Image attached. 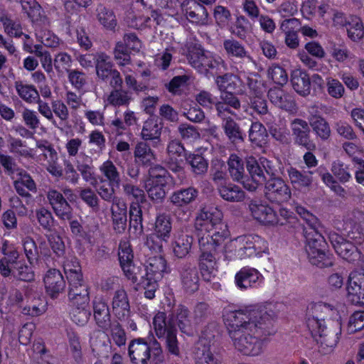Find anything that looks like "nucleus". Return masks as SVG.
I'll return each instance as SVG.
<instances>
[{
	"label": "nucleus",
	"instance_id": "obj_1",
	"mask_svg": "<svg viewBox=\"0 0 364 364\" xmlns=\"http://www.w3.org/2000/svg\"><path fill=\"white\" fill-rule=\"evenodd\" d=\"M276 317L272 306L231 312L228 318V333L235 348L245 355L261 354L263 342L276 331L273 326Z\"/></svg>",
	"mask_w": 364,
	"mask_h": 364
},
{
	"label": "nucleus",
	"instance_id": "obj_2",
	"mask_svg": "<svg viewBox=\"0 0 364 364\" xmlns=\"http://www.w3.org/2000/svg\"><path fill=\"white\" fill-rule=\"evenodd\" d=\"M176 326L184 333H188L191 330L189 311L184 306H178L169 315L168 319L164 312H158L153 318L155 334L159 339L165 340V348L168 353L175 356H180Z\"/></svg>",
	"mask_w": 364,
	"mask_h": 364
},
{
	"label": "nucleus",
	"instance_id": "obj_3",
	"mask_svg": "<svg viewBox=\"0 0 364 364\" xmlns=\"http://www.w3.org/2000/svg\"><path fill=\"white\" fill-rule=\"evenodd\" d=\"M128 355L132 364H161L164 355L161 344L156 340L151 346L144 338L132 340L128 346Z\"/></svg>",
	"mask_w": 364,
	"mask_h": 364
},
{
	"label": "nucleus",
	"instance_id": "obj_4",
	"mask_svg": "<svg viewBox=\"0 0 364 364\" xmlns=\"http://www.w3.org/2000/svg\"><path fill=\"white\" fill-rule=\"evenodd\" d=\"M222 218V212L216 208L212 212L202 210L196 218V224L204 227L208 233L198 237H210L216 246H220L229 237L228 226Z\"/></svg>",
	"mask_w": 364,
	"mask_h": 364
},
{
	"label": "nucleus",
	"instance_id": "obj_5",
	"mask_svg": "<svg viewBox=\"0 0 364 364\" xmlns=\"http://www.w3.org/2000/svg\"><path fill=\"white\" fill-rule=\"evenodd\" d=\"M308 329L318 345V351L323 355L333 351L338 342L341 333V326L338 321H333L328 326Z\"/></svg>",
	"mask_w": 364,
	"mask_h": 364
},
{
	"label": "nucleus",
	"instance_id": "obj_6",
	"mask_svg": "<svg viewBox=\"0 0 364 364\" xmlns=\"http://www.w3.org/2000/svg\"><path fill=\"white\" fill-rule=\"evenodd\" d=\"M338 311L333 306L324 302L312 304L308 309L306 326L308 328L328 326L333 321H338Z\"/></svg>",
	"mask_w": 364,
	"mask_h": 364
},
{
	"label": "nucleus",
	"instance_id": "obj_7",
	"mask_svg": "<svg viewBox=\"0 0 364 364\" xmlns=\"http://www.w3.org/2000/svg\"><path fill=\"white\" fill-rule=\"evenodd\" d=\"M246 167L251 179L245 178L243 186L250 191H255L259 185L263 184L267 175L273 174L270 162L266 159H260L259 161H257L254 158H250L247 161Z\"/></svg>",
	"mask_w": 364,
	"mask_h": 364
},
{
	"label": "nucleus",
	"instance_id": "obj_8",
	"mask_svg": "<svg viewBox=\"0 0 364 364\" xmlns=\"http://www.w3.org/2000/svg\"><path fill=\"white\" fill-rule=\"evenodd\" d=\"M198 243L201 251L199 259L200 272L204 280L210 282L215 277L216 270L214 254L218 246L210 240V237H198Z\"/></svg>",
	"mask_w": 364,
	"mask_h": 364
},
{
	"label": "nucleus",
	"instance_id": "obj_9",
	"mask_svg": "<svg viewBox=\"0 0 364 364\" xmlns=\"http://www.w3.org/2000/svg\"><path fill=\"white\" fill-rule=\"evenodd\" d=\"M69 283L68 296L72 305H87L90 301L88 287L82 280L80 269H65Z\"/></svg>",
	"mask_w": 364,
	"mask_h": 364
},
{
	"label": "nucleus",
	"instance_id": "obj_10",
	"mask_svg": "<svg viewBox=\"0 0 364 364\" xmlns=\"http://www.w3.org/2000/svg\"><path fill=\"white\" fill-rule=\"evenodd\" d=\"M235 254L240 258L250 257L253 255H261L267 252L266 241L258 235H243L233 241Z\"/></svg>",
	"mask_w": 364,
	"mask_h": 364
},
{
	"label": "nucleus",
	"instance_id": "obj_11",
	"mask_svg": "<svg viewBox=\"0 0 364 364\" xmlns=\"http://www.w3.org/2000/svg\"><path fill=\"white\" fill-rule=\"evenodd\" d=\"M289 126L295 144L304 147L309 151L316 149V146L311 138V129L307 121L295 118L290 122Z\"/></svg>",
	"mask_w": 364,
	"mask_h": 364
},
{
	"label": "nucleus",
	"instance_id": "obj_12",
	"mask_svg": "<svg viewBox=\"0 0 364 364\" xmlns=\"http://www.w3.org/2000/svg\"><path fill=\"white\" fill-rule=\"evenodd\" d=\"M264 194L269 201L280 203L289 200L291 190L282 178L277 177L266 182Z\"/></svg>",
	"mask_w": 364,
	"mask_h": 364
},
{
	"label": "nucleus",
	"instance_id": "obj_13",
	"mask_svg": "<svg viewBox=\"0 0 364 364\" xmlns=\"http://www.w3.org/2000/svg\"><path fill=\"white\" fill-rule=\"evenodd\" d=\"M188 60L194 68L201 73H206L209 69L216 68L220 62L212 55L200 48L194 47L188 53Z\"/></svg>",
	"mask_w": 364,
	"mask_h": 364
},
{
	"label": "nucleus",
	"instance_id": "obj_14",
	"mask_svg": "<svg viewBox=\"0 0 364 364\" xmlns=\"http://www.w3.org/2000/svg\"><path fill=\"white\" fill-rule=\"evenodd\" d=\"M287 173L293 190L306 193L312 189L313 171H300L294 166H289L287 169Z\"/></svg>",
	"mask_w": 364,
	"mask_h": 364
},
{
	"label": "nucleus",
	"instance_id": "obj_15",
	"mask_svg": "<svg viewBox=\"0 0 364 364\" xmlns=\"http://www.w3.org/2000/svg\"><path fill=\"white\" fill-rule=\"evenodd\" d=\"M348 296L353 304L364 306V269H358L349 275Z\"/></svg>",
	"mask_w": 364,
	"mask_h": 364
},
{
	"label": "nucleus",
	"instance_id": "obj_16",
	"mask_svg": "<svg viewBox=\"0 0 364 364\" xmlns=\"http://www.w3.org/2000/svg\"><path fill=\"white\" fill-rule=\"evenodd\" d=\"M181 284L183 289L189 294L198 291L199 275L196 267L191 263H182L178 268Z\"/></svg>",
	"mask_w": 364,
	"mask_h": 364
},
{
	"label": "nucleus",
	"instance_id": "obj_17",
	"mask_svg": "<svg viewBox=\"0 0 364 364\" xmlns=\"http://www.w3.org/2000/svg\"><path fill=\"white\" fill-rule=\"evenodd\" d=\"M46 197L54 213L60 219L64 220L72 219L73 209L60 192L50 189L46 193Z\"/></svg>",
	"mask_w": 364,
	"mask_h": 364
},
{
	"label": "nucleus",
	"instance_id": "obj_18",
	"mask_svg": "<svg viewBox=\"0 0 364 364\" xmlns=\"http://www.w3.org/2000/svg\"><path fill=\"white\" fill-rule=\"evenodd\" d=\"M363 218L364 214L362 211L354 210L344 220L343 230L347 236L357 242H361L364 237V232L360 224Z\"/></svg>",
	"mask_w": 364,
	"mask_h": 364
},
{
	"label": "nucleus",
	"instance_id": "obj_19",
	"mask_svg": "<svg viewBox=\"0 0 364 364\" xmlns=\"http://www.w3.org/2000/svg\"><path fill=\"white\" fill-rule=\"evenodd\" d=\"M248 207L252 216L260 223L274 225V223L278 222L276 219V212L268 205L252 200Z\"/></svg>",
	"mask_w": 364,
	"mask_h": 364
},
{
	"label": "nucleus",
	"instance_id": "obj_20",
	"mask_svg": "<svg viewBox=\"0 0 364 364\" xmlns=\"http://www.w3.org/2000/svg\"><path fill=\"white\" fill-rule=\"evenodd\" d=\"M183 10L187 19L197 25L203 26L208 23L207 9L195 0H188L183 3Z\"/></svg>",
	"mask_w": 364,
	"mask_h": 364
},
{
	"label": "nucleus",
	"instance_id": "obj_21",
	"mask_svg": "<svg viewBox=\"0 0 364 364\" xmlns=\"http://www.w3.org/2000/svg\"><path fill=\"white\" fill-rule=\"evenodd\" d=\"M267 96L273 105L282 109L289 112L296 109V104L293 96L279 87L269 89Z\"/></svg>",
	"mask_w": 364,
	"mask_h": 364
},
{
	"label": "nucleus",
	"instance_id": "obj_22",
	"mask_svg": "<svg viewBox=\"0 0 364 364\" xmlns=\"http://www.w3.org/2000/svg\"><path fill=\"white\" fill-rule=\"evenodd\" d=\"M185 148L179 140H172L167 146L168 158L166 161L168 168L173 172L183 170L181 157L185 154Z\"/></svg>",
	"mask_w": 364,
	"mask_h": 364
},
{
	"label": "nucleus",
	"instance_id": "obj_23",
	"mask_svg": "<svg viewBox=\"0 0 364 364\" xmlns=\"http://www.w3.org/2000/svg\"><path fill=\"white\" fill-rule=\"evenodd\" d=\"M44 284L47 293L55 298L65 287V282L60 272L56 269H49L44 277Z\"/></svg>",
	"mask_w": 364,
	"mask_h": 364
},
{
	"label": "nucleus",
	"instance_id": "obj_24",
	"mask_svg": "<svg viewBox=\"0 0 364 364\" xmlns=\"http://www.w3.org/2000/svg\"><path fill=\"white\" fill-rule=\"evenodd\" d=\"M330 240L338 255L348 261L355 260L358 255L357 248L355 245L337 234L331 235Z\"/></svg>",
	"mask_w": 364,
	"mask_h": 364
},
{
	"label": "nucleus",
	"instance_id": "obj_25",
	"mask_svg": "<svg viewBox=\"0 0 364 364\" xmlns=\"http://www.w3.org/2000/svg\"><path fill=\"white\" fill-rule=\"evenodd\" d=\"M92 304L94 318L97 325L102 329H108L111 323V316L107 303L104 299L96 297Z\"/></svg>",
	"mask_w": 364,
	"mask_h": 364
},
{
	"label": "nucleus",
	"instance_id": "obj_26",
	"mask_svg": "<svg viewBox=\"0 0 364 364\" xmlns=\"http://www.w3.org/2000/svg\"><path fill=\"white\" fill-rule=\"evenodd\" d=\"M299 25L296 18H286L280 24L279 29L285 35V44L291 49H296L299 46V36L294 31Z\"/></svg>",
	"mask_w": 364,
	"mask_h": 364
},
{
	"label": "nucleus",
	"instance_id": "obj_27",
	"mask_svg": "<svg viewBox=\"0 0 364 364\" xmlns=\"http://www.w3.org/2000/svg\"><path fill=\"white\" fill-rule=\"evenodd\" d=\"M112 309L119 320H125L129 317L130 306L125 290L120 289L115 291L112 299Z\"/></svg>",
	"mask_w": 364,
	"mask_h": 364
},
{
	"label": "nucleus",
	"instance_id": "obj_28",
	"mask_svg": "<svg viewBox=\"0 0 364 364\" xmlns=\"http://www.w3.org/2000/svg\"><path fill=\"white\" fill-rule=\"evenodd\" d=\"M196 355V364H221V355L213 345L200 343Z\"/></svg>",
	"mask_w": 364,
	"mask_h": 364
},
{
	"label": "nucleus",
	"instance_id": "obj_29",
	"mask_svg": "<svg viewBox=\"0 0 364 364\" xmlns=\"http://www.w3.org/2000/svg\"><path fill=\"white\" fill-rule=\"evenodd\" d=\"M291 83L293 89L300 95L306 97L311 93V80L309 75L299 69L292 71Z\"/></svg>",
	"mask_w": 364,
	"mask_h": 364
},
{
	"label": "nucleus",
	"instance_id": "obj_30",
	"mask_svg": "<svg viewBox=\"0 0 364 364\" xmlns=\"http://www.w3.org/2000/svg\"><path fill=\"white\" fill-rule=\"evenodd\" d=\"M95 16L100 23L106 30L114 32L117 27V20L114 12L102 4H98L95 10Z\"/></svg>",
	"mask_w": 364,
	"mask_h": 364
},
{
	"label": "nucleus",
	"instance_id": "obj_31",
	"mask_svg": "<svg viewBox=\"0 0 364 364\" xmlns=\"http://www.w3.org/2000/svg\"><path fill=\"white\" fill-rule=\"evenodd\" d=\"M168 181L153 180L147 178L145 189L149 198L155 203H161L166 195V188Z\"/></svg>",
	"mask_w": 364,
	"mask_h": 364
},
{
	"label": "nucleus",
	"instance_id": "obj_32",
	"mask_svg": "<svg viewBox=\"0 0 364 364\" xmlns=\"http://www.w3.org/2000/svg\"><path fill=\"white\" fill-rule=\"evenodd\" d=\"M305 237L306 240V252L307 256L314 259V257H315L314 255L316 252L326 250V242L319 231H308L305 235Z\"/></svg>",
	"mask_w": 364,
	"mask_h": 364
},
{
	"label": "nucleus",
	"instance_id": "obj_33",
	"mask_svg": "<svg viewBox=\"0 0 364 364\" xmlns=\"http://www.w3.org/2000/svg\"><path fill=\"white\" fill-rule=\"evenodd\" d=\"M260 277V273L254 268H242L235 275V284L240 289H247L257 283Z\"/></svg>",
	"mask_w": 364,
	"mask_h": 364
},
{
	"label": "nucleus",
	"instance_id": "obj_34",
	"mask_svg": "<svg viewBox=\"0 0 364 364\" xmlns=\"http://www.w3.org/2000/svg\"><path fill=\"white\" fill-rule=\"evenodd\" d=\"M221 127L223 132L230 142L237 144L244 141L242 131L239 125L232 118H228L223 121Z\"/></svg>",
	"mask_w": 364,
	"mask_h": 364
},
{
	"label": "nucleus",
	"instance_id": "obj_35",
	"mask_svg": "<svg viewBox=\"0 0 364 364\" xmlns=\"http://www.w3.org/2000/svg\"><path fill=\"white\" fill-rule=\"evenodd\" d=\"M146 276L162 279L164 272H167L166 261L161 256L151 257L146 261Z\"/></svg>",
	"mask_w": 364,
	"mask_h": 364
},
{
	"label": "nucleus",
	"instance_id": "obj_36",
	"mask_svg": "<svg viewBox=\"0 0 364 364\" xmlns=\"http://www.w3.org/2000/svg\"><path fill=\"white\" fill-rule=\"evenodd\" d=\"M228 172L231 178L236 182L243 184L245 181L244 161L235 154H230L228 160Z\"/></svg>",
	"mask_w": 364,
	"mask_h": 364
},
{
	"label": "nucleus",
	"instance_id": "obj_37",
	"mask_svg": "<svg viewBox=\"0 0 364 364\" xmlns=\"http://www.w3.org/2000/svg\"><path fill=\"white\" fill-rule=\"evenodd\" d=\"M193 238L188 232L183 230L178 233L173 243V253L178 258L187 256L191 250Z\"/></svg>",
	"mask_w": 364,
	"mask_h": 364
},
{
	"label": "nucleus",
	"instance_id": "obj_38",
	"mask_svg": "<svg viewBox=\"0 0 364 364\" xmlns=\"http://www.w3.org/2000/svg\"><path fill=\"white\" fill-rule=\"evenodd\" d=\"M309 124L316 136L322 141H326L331 136V128L328 122L320 115H314L309 119Z\"/></svg>",
	"mask_w": 364,
	"mask_h": 364
},
{
	"label": "nucleus",
	"instance_id": "obj_39",
	"mask_svg": "<svg viewBox=\"0 0 364 364\" xmlns=\"http://www.w3.org/2000/svg\"><path fill=\"white\" fill-rule=\"evenodd\" d=\"M136 163L142 166H151L155 161V154L150 146L145 142H139L134 151Z\"/></svg>",
	"mask_w": 364,
	"mask_h": 364
},
{
	"label": "nucleus",
	"instance_id": "obj_40",
	"mask_svg": "<svg viewBox=\"0 0 364 364\" xmlns=\"http://www.w3.org/2000/svg\"><path fill=\"white\" fill-rule=\"evenodd\" d=\"M198 191L193 187L181 189L174 192L170 197L171 202L178 207L190 204L198 196Z\"/></svg>",
	"mask_w": 364,
	"mask_h": 364
},
{
	"label": "nucleus",
	"instance_id": "obj_41",
	"mask_svg": "<svg viewBox=\"0 0 364 364\" xmlns=\"http://www.w3.org/2000/svg\"><path fill=\"white\" fill-rule=\"evenodd\" d=\"M220 197L229 202H240L245 198V192L237 186L228 183L218 187Z\"/></svg>",
	"mask_w": 364,
	"mask_h": 364
},
{
	"label": "nucleus",
	"instance_id": "obj_42",
	"mask_svg": "<svg viewBox=\"0 0 364 364\" xmlns=\"http://www.w3.org/2000/svg\"><path fill=\"white\" fill-rule=\"evenodd\" d=\"M223 47L229 57L240 59L246 58L250 62L252 61V58L248 55L244 46L233 38L225 40Z\"/></svg>",
	"mask_w": 364,
	"mask_h": 364
},
{
	"label": "nucleus",
	"instance_id": "obj_43",
	"mask_svg": "<svg viewBox=\"0 0 364 364\" xmlns=\"http://www.w3.org/2000/svg\"><path fill=\"white\" fill-rule=\"evenodd\" d=\"M0 21L3 24L4 31L9 36L18 38L23 35L20 23L16 21L11 14L4 11L1 12Z\"/></svg>",
	"mask_w": 364,
	"mask_h": 364
},
{
	"label": "nucleus",
	"instance_id": "obj_44",
	"mask_svg": "<svg viewBox=\"0 0 364 364\" xmlns=\"http://www.w3.org/2000/svg\"><path fill=\"white\" fill-rule=\"evenodd\" d=\"M26 299L27 304L22 308L21 311L24 315L38 316L45 312V305L39 297L27 293Z\"/></svg>",
	"mask_w": 364,
	"mask_h": 364
},
{
	"label": "nucleus",
	"instance_id": "obj_45",
	"mask_svg": "<svg viewBox=\"0 0 364 364\" xmlns=\"http://www.w3.org/2000/svg\"><path fill=\"white\" fill-rule=\"evenodd\" d=\"M171 228V217L169 215L160 213L156 216L154 232L157 237L166 240L170 236Z\"/></svg>",
	"mask_w": 364,
	"mask_h": 364
},
{
	"label": "nucleus",
	"instance_id": "obj_46",
	"mask_svg": "<svg viewBox=\"0 0 364 364\" xmlns=\"http://www.w3.org/2000/svg\"><path fill=\"white\" fill-rule=\"evenodd\" d=\"M162 126L155 119H148L144 123L141 130V137L144 140H160Z\"/></svg>",
	"mask_w": 364,
	"mask_h": 364
},
{
	"label": "nucleus",
	"instance_id": "obj_47",
	"mask_svg": "<svg viewBox=\"0 0 364 364\" xmlns=\"http://www.w3.org/2000/svg\"><path fill=\"white\" fill-rule=\"evenodd\" d=\"M250 107L261 115L267 124L273 122V117L269 112L267 100L262 95L250 97Z\"/></svg>",
	"mask_w": 364,
	"mask_h": 364
},
{
	"label": "nucleus",
	"instance_id": "obj_48",
	"mask_svg": "<svg viewBox=\"0 0 364 364\" xmlns=\"http://www.w3.org/2000/svg\"><path fill=\"white\" fill-rule=\"evenodd\" d=\"M107 182L119 187L121 183L120 173L111 160H107L99 167Z\"/></svg>",
	"mask_w": 364,
	"mask_h": 364
},
{
	"label": "nucleus",
	"instance_id": "obj_49",
	"mask_svg": "<svg viewBox=\"0 0 364 364\" xmlns=\"http://www.w3.org/2000/svg\"><path fill=\"white\" fill-rule=\"evenodd\" d=\"M14 278L30 282L34 280L35 274L32 267L23 261H13V275Z\"/></svg>",
	"mask_w": 364,
	"mask_h": 364
},
{
	"label": "nucleus",
	"instance_id": "obj_50",
	"mask_svg": "<svg viewBox=\"0 0 364 364\" xmlns=\"http://www.w3.org/2000/svg\"><path fill=\"white\" fill-rule=\"evenodd\" d=\"M15 88L19 97L28 103H35L40 97L38 90L33 85L16 81Z\"/></svg>",
	"mask_w": 364,
	"mask_h": 364
},
{
	"label": "nucleus",
	"instance_id": "obj_51",
	"mask_svg": "<svg viewBox=\"0 0 364 364\" xmlns=\"http://www.w3.org/2000/svg\"><path fill=\"white\" fill-rule=\"evenodd\" d=\"M71 55L66 52H59L55 55L53 66L58 75L68 73L73 64Z\"/></svg>",
	"mask_w": 364,
	"mask_h": 364
},
{
	"label": "nucleus",
	"instance_id": "obj_52",
	"mask_svg": "<svg viewBox=\"0 0 364 364\" xmlns=\"http://www.w3.org/2000/svg\"><path fill=\"white\" fill-rule=\"evenodd\" d=\"M187 163L191 167V171L197 176L204 175L208 168L207 160L200 154H190L186 157Z\"/></svg>",
	"mask_w": 364,
	"mask_h": 364
},
{
	"label": "nucleus",
	"instance_id": "obj_53",
	"mask_svg": "<svg viewBox=\"0 0 364 364\" xmlns=\"http://www.w3.org/2000/svg\"><path fill=\"white\" fill-rule=\"evenodd\" d=\"M22 8L33 22L43 21L46 18L41 5L36 0L23 1Z\"/></svg>",
	"mask_w": 364,
	"mask_h": 364
},
{
	"label": "nucleus",
	"instance_id": "obj_54",
	"mask_svg": "<svg viewBox=\"0 0 364 364\" xmlns=\"http://www.w3.org/2000/svg\"><path fill=\"white\" fill-rule=\"evenodd\" d=\"M132 100L131 93L122 89L112 90L107 97L108 103L114 107L127 106Z\"/></svg>",
	"mask_w": 364,
	"mask_h": 364
},
{
	"label": "nucleus",
	"instance_id": "obj_55",
	"mask_svg": "<svg viewBox=\"0 0 364 364\" xmlns=\"http://www.w3.org/2000/svg\"><path fill=\"white\" fill-rule=\"evenodd\" d=\"M348 36L353 41L360 40L364 36V27L361 19L356 16H350V23L346 26Z\"/></svg>",
	"mask_w": 364,
	"mask_h": 364
},
{
	"label": "nucleus",
	"instance_id": "obj_56",
	"mask_svg": "<svg viewBox=\"0 0 364 364\" xmlns=\"http://www.w3.org/2000/svg\"><path fill=\"white\" fill-rule=\"evenodd\" d=\"M91 314L87 305L76 304L73 305L70 311L71 319L74 323L79 326L85 325L90 316Z\"/></svg>",
	"mask_w": 364,
	"mask_h": 364
},
{
	"label": "nucleus",
	"instance_id": "obj_57",
	"mask_svg": "<svg viewBox=\"0 0 364 364\" xmlns=\"http://www.w3.org/2000/svg\"><path fill=\"white\" fill-rule=\"evenodd\" d=\"M250 140L257 146H262L267 137L266 128L259 122L252 123L249 130Z\"/></svg>",
	"mask_w": 364,
	"mask_h": 364
},
{
	"label": "nucleus",
	"instance_id": "obj_58",
	"mask_svg": "<svg viewBox=\"0 0 364 364\" xmlns=\"http://www.w3.org/2000/svg\"><path fill=\"white\" fill-rule=\"evenodd\" d=\"M239 78L233 75H225L218 76L216 79V83L221 92H229L233 93L238 87Z\"/></svg>",
	"mask_w": 364,
	"mask_h": 364
},
{
	"label": "nucleus",
	"instance_id": "obj_59",
	"mask_svg": "<svg viewBox=\"0 0 364 364\" xmlns=\"http://www.w3.org/2000/svg\"><path fill=\"white\" fill-rule=\"evenodd\" d=\"M95 67L97 76L102 80H107L114 70L109 58L104 54L98 56Z\"/></svg>",
	"mask_w": 364,
	"mask_h": 364
},
{
	"label": "nucleus",
	"instance_id": "obj_60",
	"mask_svg": "<svg viewBox=\"0 0 364 364\" xmlns=\"http://www.w3.org/2000/svg\"><path fill=\"white\" fill-rule=\"evenodd\" d=\"M251 24L244 16H237L231 33L240 39H245L250 33Z\"/></svg>",
	"mask_w": 364,
	"mask_h": 364
},
{
	"label": "nucleus",
	"instance_id": "obj_61",
	"mask_svg": "<svg viewBox=\"0 0 364 364\" xmlns=\"http://www.w3.org/2000/svg\"><path fill=\"white\" fill-rule=\"evenodd\" d=\"M36 216L40 225L45 230L51 232L55 228V219L50 210L41 208L36 211Z\"/></svg>",
	"mask_w": 364,
	"mask_h": 364
},
{
	"label": "nucleus",
	"instance_id": "obj_62",
	"mask_svg": "<svg viewBox=\"0 0 364 364\" xmlns=\"http://www.w3.org/2000/svg\"><path fill=\"white\" fill-rule=\"evenodd\" d=\"M129 225L136 230L142 231V210L139 203H132L129 207Z\"/></svg>",
	"mask_w": 364,
	"mask_h": 364
},
{
	"label": "nucleus",
	"instance_id": "obj_63",
	"mask_svg": "<svg viewBox=\"0 0 364 364\" xmlns=\"http://www.w3.org/2000/svg\"><path fill=\"white\" fill-rule=\"evenodd\" d=\"M114 186L115 184H111L109 182H107L105 179L102 178L96 186L97 193L102 200L110 203L111 200H114L116 196Z\"/></svg>",
	"mask_w": 364,
	"mask_h": 364
},
{
	"label": "nucleus",
	"instance_id": "obj_64",
	"mask_svg": "<svg viewBox=\"0 0 364 364\" xmlns=\"http://www.w3.org/2000/svg\"><path fill=\"white\" fill-rule=\"evenodd\" d=\"M121 267L125 276L133 283L137 284L140 279H143V269L134 265L133 262L121 264Z\"/></svg>",
	"mask_w": 364,
	"mask_h": 364
}]
</instances>
